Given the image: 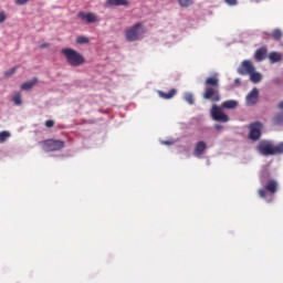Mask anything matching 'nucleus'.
Instances as JSON below:
<instances>
[{"mask_svg":"<svg viewBox=\"0 0 283 283\" xmlns=\"http://www.w3.org/2000/svg\"><path fill=\"white\" fill-rule=\"evenodd\" d=\"M271 165H263L259 171V181L261 188L258 190L259 198L265 200V202L271 203L275 200V193L280 189V184L271 175Z\"/></svg>","mask_w":283,"mask_h":283,"instance_id":"nucleus-1","label":"nucleus"},{"mask_svg":"<svg viewBox=\"0 0 283 283\" xmlns=\"http://www.w3.org/2000/svg\"><path fill=\"white\" fill-rule=\"evenodd\" d=\"M237 72L240 74V76L250 75V81L251 83H254V85L262 81V73L255 71V65H253L251 60L242 61L240 66L237 69Z\"/></svg>","mask_w":283,"mask_h":283,"instance_id":"nucleus-2","label":"nucleus"},{"mask_svg":"<svg viewBox=\"0 0 283 283\" xmlns=\"http://www.w3.org/2000/svg\"><path fill=\"white\" fill-rule=\"evenodd\" d=\"M62 54L65 56L66 62L72 67H81L85 63V57L72 48L62 49Z\"/></svg>","mask_w":283,"mask_h":283,"instance_id":"nucleus-3","label":"nucleus"},{"mask_svg":"<svg viewBox=\"0 0 283 283\" xmlns=\"http://www.w3.org/2000/svg\"><path fill=\"white\" fill-rule=\"evenodd\" d=\"M143 34H145L143 23L137 22L125 31V39L129 43H134V41H140V39H143Z\"/></svg>","mask_w":283,"mask_h":283,"instance_id":"nucleus-4","label":"nucleus"},{"mask_svg":"<svg viewBox=\"0 0 283 283\" xmlns=\"http://www.w3.org/2000/svg\"><path fill=\"white\" fill-rule=\"evenodd\" d=\"M256 151L259 156H264L265 158L275 156V145H273V140L262 139L256 146Z\"/></svg>","mask_w":283,"mask_h":283,"instance_id":"nucleus-5","label":"nucleus"},{"mask_svg":"<svg viewBox=\"0 0 283 283\" xmlns=\"http://www.w3.org/2000/svg\"><path fill=\"white\" fill-rule=\"evenodd\" d=\"M210 116L217 123H229V115L224 113L222 106H218L217 104H212Z\"/></svg>","mask_w":283,"mask_h":283,"instance_id":"nucleus-6","label":"nucleus"},{"mask_svg":"<svg viewBox=\"0 0 283 283\" xmlns=\"http://www.w3.org/2000/svg\"><path fill=\"white\" fill-rule=\"evenodd\" d=\"M44 151H61L65 147V142L60 139H45L42 142Z\"/></svg>","mask_w":283,"mask_h":283,"instance_id":"nucleus-7","label":"nucleus"},{"mask_svg":"<svg viewBox=\"0 0 283 283\" xmlns=\"http://www.w3.org/2000/svg\"><path fill=\"white\" fill-rule=\"evenodd\" d=\"M262 127L264 126L261 122H254L250 124L249 126L250 133L248 138L253 143H256V140H260V138H262Z\"/></svg>","mask_w":283,"mask_h":283,"instance_id":"nucleus-8","label":"nucleus"},{"mask_svg":"<svg viewBox=\"0 0 283 283\" xmlns=\"http://www.w3.org/2000/svg\"><path fill=\"white\" fill-rule=\"evenodd\" d=\"M258 101H260V90L253 87L245 96V103L249 107H253V105H258Z\"/></svg>","mask_w":283,"mask_h":283,"instance_id":"nucleus-9","label":"nucleus"},{"mask_svg":"<svg viewBox=\"0 0 283 283\" xmlns=\"http://www.w3.org/2000/svg\"><path fill=\"white\" fill-rule=\"evenodd\" d=\"M205 151H207V143L205 140L198 142L193 149V156H196V158H200Z\"/></svg>","mask_w":283,"mask_h":283,"instance_id":"nucleus-10","label":"nucleus"},{"mask_svg":"<svg viewBox=\"0 0 283 283\" xmlns=\"http://www.w3.org/2000/svg\"><path fill=\"white\" fill-rule=\"evenodd\" d=\"M206 87H212L214 90H218L220 87V78H218V74H214L213 76L208 77L205 81Z\"/></svg>","mask_w":283,"mask_h":283,"instance_id":"nucleus-11","label":"nucleus"},{"mask_svg":"<svg viewBox=\"0 0 283 283\" xmlns=\"http://www.w3.org/2000/svg\"><path fill=\"white\" fill-rule=\"evenodd\" d=\"M269 52V49L266 46L259 48L254 53V59L258 63H261V61H264L266 59V54Z\"/></svg>","mask_w":283,"mask_h":283,"instance_id":"nucleus-12","label":"nucleus"},{"mask_svg":"<svg viewBox=\"0 0 283 283\" xmlns=\"http://www.w3.org/2000/svg\"><path fill=\"white\" fill-rule=\"evenodd\" d=\"M77 17L82 19V21H86V23H96V14L92 12L85 13L81 11L78 12Z\"/></svg>","mask_w":283,"mask_h":283,"instance_id":"nucleus-13","label":"nucleus"},{"mask_svg":"<svg viewBox=\"0 0 283 283\" xmlns=\"http://www.w3.org/2000/svg\"><path fill=\"white\" fill-rule=\"evenodd\" d=\"M238 105H240V103L235 99H228V101H224L222 104H221V107L223 109H237Z\"/></svg>","mask_w":283,"mask_h":283,"instance_id":"nucleus-14","label":"nucleus"},{"mask_svg":"<svg viewBox=\"0 0 283 283\" xmlns=\"http://www.w3.org/2000/svg\"><path fill=\"white\" fill-rule=\"evenodd\" d=\"M36 83H39V78L33 77L32 80L24 82L21 85V90H23L24 92H28L29 90H32V87H34Z\"/></svg>","mask_w":283,"mask_h":283,"instance_id":"nucleus-15","label":"nucleus"},{"mask_svg":"<svg viewBox=\"0 0 283 283\" xmlns=\"http://www.w3.org/2000/svg\"><path fill=\"white\" fill-rule=\"evenodd\" d=\"M176 88H171L168 93H165L163 91H158V95L160 98H165L166 101H169L170 98H174L176 96Z\"/></svg>","mask_w":283,"mask_h":283,"instance_id":"nucleus-16","label":"nucleus"},{"mask_svg":"<svg viewBox=\"0 0 283 283\" xmlns=\"http://www.w3.org/2000/svg\"><path fill=\"white\" fill-rule=\"evenodd\" d=\"M218 90L213 88V87H207L206 91L202 94V97L205 98V101H211V97L217 94Z\"/></svg>","mask_w":283,"mask_h":283,"instance_id":"nucleus-17","label":"nucleus"},{"mask_svg":"<svg viewBox=\"0 0 283 283\" xmlns=\"http://www.w3.org/2000/svg\"><path fill=\"white\" fill-rule=\"evenodd\" d=\"M106 6H116V7L129 6V1H127V0H107Z\"/></svg>","mask_w":283,"mask_h":283,"instance_id":"nucleus-18","label":"nucleus"},{"mask_svg":"<svg viewBox=\"0 0 283 283\" xmlns=\"http://www.w3.org/2000/svg\"><path fill=\"white\" fill-rule=\"evenodd\" d=\"M269 59L271 63H280V61H282V53L279 52H271L269 54Z\"/></svg>","mask_w":283,"mask_h":283,"instance_id":"nucleus-19","label":"nucleus"},{"mask_svg":"<svg viewBox=\"0 0 283 283\" xmlns=\"http://www.w3.org/2000/svg\"><path fill=\"white\" fill-rule=\"evenodd\" d=\"M182 98L185 103H188V105H193V103H196V99L193 98V93L191 92H185Z\"/></svg>","mask_w":283,"mask_h":283,"instance_id":"nucleus-20","label":"nucleus"},{"mask_svg":"<svg viewBox=\"0 0 283 283\" xmlns=\"http://www.w3.org/2000/svg\"><path fill=\"white\" fill-rule=\"evenodd\" d=\"M273 125H279L280 127H283V112L276 113L273 117Z\"/></svg>","mask_w":283,"mask_h":283,"instance_id":"nucleus-21","label":"nucleus"},{"mask_svg":"<svg viewBox=\"0 0 283 283\" xmlns=\"http://www.w3.org/2000/svg\"><path fill=\"white\" fill-rule=\"evenodd\" d=\"M76 43H77L78 45H85V44L90 43V38H87V36H85V35H80V36H77V39H76Z\"/></svg>","mask_w":283,"mask_h":283,"instance_id":"nucleus-22","label":"nucleus"},{"mask_svg":"<svg viewBox=\"0 0 283 283\" xmlns=\"http://www.w3.org/2000/svg\"><path fill=\"white\" fill-rule=\"evenodd\" d=\"M180 8H189L193 6V0H177Z\"/></svg>","mask_w":283,"mask_h":283,"instance_id":"nucleus-23","label":"nucleus"},{"mask_svg":"<svg viewBox=\"0 0 283 283\" xmlns=\"http://www.w3.org/2000/svg\"><path fill=\"white\" fill-rule=\"evenodd\" d=\"M272 36L275 41H280V39H282V36H283L282 30L274 29L272 32Z\"/></svg>","mask_w":283,"mask_h":283,"instance_id":"nucleus-24","label":"nucleus"},{"mask_svg":"<svg viewBox=\"0 0 283 283\" xmlns=\"http://www.w3.org/2000/svg\"><path fill=\"white\" fill-rule=\"evenodd\" d=\"M12 101L14 105H23V101L21 99V93H17L15 95H13Z\"/></svg>","mask_w":283,"mask_h":283,"instance_id":"nucleus-25","label":"nucleus"},{"mask_svg":"<svg viewBox=\"0 0 283 283\" xmlns=\"http://www.w3.org/2000/svg\"><path fill=\"white\" fill-rule=\"evenodd\" d=\"M10 138V132L3 130L0 132V143H6Z\"/></svg>","mask_w":283,"mask_h":283,"instance_id":"nucleus-26","label":"nucleus"},{"mask_svg":"<svg viewBox=\"0 0 283 283\" xmlns=\"http://www.w3.org/2000/svg\"><path fill=\"white\" fill-rule=\"evenodd\" d=\"M280 154H283V142L274 146V156H277Z\"/></svg>","mask_w":283,"mask_h":283,"instance_id":"nucleus-27","label":"nucleus"},{"mask_svg":"<svg viewBox=\"0 0 283 283\" xmlns=\"http://www.w3.org/2000/svg\"><path fill=\"white\" fill-rule=\"evenodd\" d=\"M222 97L220 96V92L217 91V93L211 97V103H220Z\"/></svg>","mask_w":283,"mask_h":283,"instance_id":"nucleus-28","label":"nucleus"},{"mask_svg":"<svg viewBox=\"0 0 283 283\" xmlns=\"http://www.w3.org/2000/svg\"><path fill=\"white\" fill-rule=\"evenodd\" d=\"M15 72H17V67L9 69L8 71L4 72V76L7 78H10V76L14 75Z\"/></svg>","mask_w":283,"mask_h":283,"instance_id":"nucleus-29","label":"nucleus"},{"mask_svg":"<svg viewBox=\"0 0 283 283\" xmlns=\"http://www.w3.org/2000/svg\"><path fill=\"white\" fill-rule=\"evenodd\" d=\"M273 85H282V77H274L272 78Z\"/></svg>","mask_w":283,"mask_h":283,"instance_id":"nucleus-30","label":"nucleus"},{"mask_svg":"<svg viewBox=\"0 0 283 283\" xmlns=\"http://www.w3.org/2000/svg\"><path fill=\"white\" fill-rule=\"evenodd\" d=\"M224 3H227L230 7L238 6V0H224Z\"/></svg>","mask_w":283,"mask_h":283,"instance_id":"nucleus-31","label":"nucleus"},{"mask_svg":"<svg viewBox=\"0 0 283 283\" xmlns=\"http://www.w3.org/2000/svg\"><path fill=\"white\" fill-rule=\"evenodd\" d=\"M30 0H15L17 6H25Z\"/></svg>","mask_w":283,"mask_h":283,"instance_id":"nucleus-32","label":"nucleus"},{"mask_svg":"<svg viewBox=\"0 0 283 283\" xmlns=\"http://www.w3.org/2000/svg\"><path fill=\"white\" fill-rule=\"evenodd\" d=\"M54 125V120H52V119H48L46 122H45V127H52Z\"/></svg>","mask_w":283,"mask_h":283,"instance_id":"nucleus-33","label":"nucleus"},{"mask_svg":"<svg viewBox=\"0 0 283 283\" xmlns=\"http://www.w3.org/2000/svg\"><path fill=\"white\" fill-rule=\"evenodd\" d=\"M161 145H174V140H161Z\"/></svg>","mask_w":283,"mask_h":283,"instance_id":"nucleus-34","label":"nucleus"},{"mask_svg":"<svg viewBox=\"0 0 283 283\" xmlns=\"http://www.w3.org/2000/svg\"><path fill=\"white\" fill-rule=\"evenodd\" d=\"M6 21V13L0 12V23H3Z\"/></svg>","mask_w":283,"mask_h":283,"instance_id":"nucleus-35","label":"nucleus"},{"mask_svg":"<svg viewBox=\"0 0 283 283\" xmlns=\"http://www.w3.org/2000/svg\"><path fill=\"white\" fill-rule=\"evenodd\" d=\"M222 128H223V126L220 124L214 125V129H217V132H220V129H222Z\"/></svg>","mask_w":283,"mask_h":283,"instance_id":"nucleus-36","label":"nucleus"},{"mask_svg":"<svg viewBox=\"0 0 283 283\" xmlns=\"http://www.w3.org/2000/svg\"><path fill=\"white\" fill-rule=\"evenodd\" d=\"M49 45H50L49 43H42L40 44V49L45 50V48H48Z\"/></svg>","mask_w":283,"mask_h":283,"instance_id":"nucleus-37","label":"nucleus"},{"mask_svg":"<svg viewBox=\"0 0 283 283\" xmlns=\"http://www.w3.org/2000/svg\"><path fill=\"white\" fill-rule=\"evenodd\" d=\"M279 109H283V101H281L277 105Z\"/></svg>","mask_w":283,"mask_h":283,"instance_id":"nucleus-38","label":"nucleus"},{"mask_svg":"<svg viewBox=\"0 0 283 283\" xmlns=\"http://www.w3.org/2000/svg\"><path fill=\"white\" fill-rule=\"evenodd\" d=\"M234 83H235V85H238L239 83H241L240 77H237V78L234 80Z\"/></svg>","mask_w":283,"mask_h":283,"instance_id":"nucleus-39","label":"nucleus"},{"mask_svg":"<svg viewBox=\"0 0 283 283\" xmlns=\"http://www.w3.org/2000/svg\"><path fill=\"white\" fill-rule=\"evenodd\" d=\"M264 34H266L268 36H271V34H270V33H264Z\"/></svg>","mask_w":283,"mask_h":283,"instance_id":"nucleus-40","label":"nucleus"}]
</instances>
